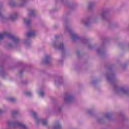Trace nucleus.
I'll return each mask as SVG.
<instances>
[{
	"label": "nucleus",
	"mask_w": 129,
	"mask_h": 129,
	"mask_svg": "<svg viewBox=\"0 0 129 129\" xmlns=\"http://www.w3.org/2000/svg\"><path fill=\"white\" fill-rule=\"evenodd\" d=\"M106 79L113 87L114 93L117 95H126L129 96V88L125 87H118V80L115 77V73L112 68H108L106 74Z\"/></svg>",
	"instance_id": "nucleus-1"
},
{
	"label": "nucleus",
	"mask_w": 129,
	"mask_h": 129,
	"mask_svg": "<svg viewBox=\"0 0 129 129\" xmlns=\"http://www.w3.org/2000/svg\"><path fill=\"white\" fill-rule=\"evenodd\" d=\"M31 115L34 117L36 124L37 125H39L40 123H41L43 126H48L49 123H48V120L46 119H41L38 116V114L35 111H32L31 112Z\"/></svg>",
	"instance_id": "nucleus-2"
},
{
	"label": "nucleus",
	"mask_w": 129,
	"mask_h": 129,
	"mask_svg": "<svg viewBox=\"0 0 129 129\" xmlns=\"http://www.w3.org/2000/svg\"><path fill=\"white\" fill-rule=\"evenodd\" d=\"M5 37H7V38L10 39V40L13 41L14 43H15V44H18V43L20 42V39L12 35L11 33L7 31H4L0 33V41H3Z\"/></svg>",
	"instance_id": "nucleus-3"
},
{
	"label": "nucleus",
	"mask_w": 129,
	"mask_h": 129,
	"mask_svg": "<svg viewBox=\"0 0 129 129\" xmlns=\"http://www.w3.org/2000/svg\"><path fill=\"white\" fill-rule=\"evenodd\" d=\"M52 45L55 48V50L57 49L61 51L62 55L64 56L65 54V49H64V42L63 41H58L57 42L56 40H54L52 41Z\"/></svg>",
	"instance_id": "nucleus-4"
},
{
	"label": "nucleus",
	"mask_w": 129,
	"mask_h": 129,
	"mask_svg": "<svg viewBox=\"0 0 129 129\" xmlns=\"http://www.w3.org/2000/svg\"><path fill=\"white\" fill-rule=\"evenodd\" d=\"M6 9L3 6H0V21L1 23H7L9 21V17H7L3 15V13H5Z\"/></svg>",
	"instance_id": "nucleus-5"
},
{
	"label": "nucleus",
	"mask_w": 129,
	"mask_h": 129,
	"mask_svg": "<svg viewBox=\"0 0 129 129\" xmlns=\"http://www.w3.org/2000/svg\"><path fill=\"white\" fill-rule=\"evenodd\" d=\"M73 96L69 93H66L63 95V101L65 103H71L73 102Z\"/></svg>",
	"instance_id": "nucleus-6"
},
{
	"label": "nucleus",
	"mask_w": 129,
	"mask_h": 129,
	"mask_svg": "<svg viewBox=\"0 0 129 129\" xmlns=\"http://www.w3.org/2000/svg\"><path fill=\"white\" fill-rule=\"evenodd\" d=\"M108 16V11L104 10L101 12L98 15V18L101 20H107V17Z\"/></svg>",
	"instance_id": "nucleus-7"
},
{
	"label": "nucleus",
	"mask_w": 129,
	"mask_h": 129,
	"mask_svg": "<svg viewBox=\"0 0 129 129\" xmlns=\"http://www.w3.org/2000/svg\"><path fill=\"white\" fill-rule=\"evenodd\" d=\"M97 53L100 55V56H102L105 53V46L104 45H102L99 48L96 49Z\"/></svg>",
	"instance_id": "nucleus-8"
},
{
	"label": "nucleus",
	"mask_w": 129,
	"mask_h": 129,
	"mask_svg": "<svg viewBox=\"0 0 129 129\" xmlns=\"http://www.w3.org/2000/svg\"><path fill=\"white\" fill-rule=\"evenodd\" d=\"M64 22L63 26L64 27V31L66 32H68V33H72V30L71 29V28H70L69 24H68L67 20H64Z\"/></svg>",
	"instance_id": "nucleus-9"
},
{
	"label": "nucleus",
	"mask_w": 129,
	"mask_h": 129,
	"mask_svg": "<svg viewBox=\"0 0 129 129\" xmlns=\"http://www.w3.org/2000/svg\"><path fill=\"white\" fill-rule=\"evenodd\" d=\"M43 64H50L51 63V56L45 55L42 61Z\"/></svg>",
	"instance_id": "nucleus-10"
},
{
	"label": "nucleus",
	"mask_w": 129,
	"mask_h": 129,
	"mask_svg": "<svg viewBox=\"0 0 129 129\" xmlns=\"http://www.w3.org/2000/svg\"><path fill=\"white\" fill-rule=\"evenodd\" d=\"M82 23L84 24L85 27H90L91 25V22H90V18H87L82 20Z\"/></svg>",
	"instance_id": "nucleus-11"
},
{
	"label": "nucleus",
	"mask_w": 129,
	"mask_h": 129,
	"mask_svg": "<svg viewBox=\"0 0 129 129\" xmlns=\"http://www.w3.org/2000/svg\"><path fill=\"white\" fill-rule=\"evenodd\" d=\"M81 41L83 44H88V49H92L93 47L92 45L90 44V42L89 40H88L86 38H81Z\"/></svg>",
	"instance_id": "nucleus-12"
},
{
	"label": "nucleus",
	"mask_w": 129,
	"mask_h": 129,
	"mask_svg": "<svg viewBox=\"0 0 129 129\" xmlns=\"http://www.w3.org/2000/svg\"><path fill=\"white\" fill-rule=\"evenodd\" d=\"M17 18H18V13H12L9 16V20H10V21H12V22L16 21V20H17Z\"/></svg>",
	"instance_id": "nucleus-13"
},
{
	"label": "nucleus",
	"mask_w": 129,
	"mask_h": 129,
	"mask_svg": "<svg viewBox=\"0 0 129 129\" xmlns=\"http://www.w3.org/2000/svg\"><path fill=\"white\" fill-rule=\"evenodd\" d=\"M71 37L73 41H76L77 40H79V39H80V36L75 33H71Z\"/></svg>",
	"instance_id": "nucleus-14"
},
{
	"label": "nucleus",
	"mask_w": 129,
	"mask_h": 129,
	"mask_svg": "<svg viewBox=\"0 0 129 129\" xmlns=\"http://www.w3.org/2000/svg\"><path fill=\"white\" fill-rule=\"evenodd\" d=\"M52 129H62V125L59 122H56L52 125Z\"/></svg>",
	"instance_id": "nucleus-15"
},
{
	"label": "nucleus",
	"mask_w": 129,
	"mask_h": 129,
	"mask_svg": "<svg viewBox=\"0 0 129 129\" xmlns=\"http://www.w3.org/2000/svg\"><path fill=\"white\" fill-rule=\"evenodd\" d=\"M36 35V31L35 30H30L28 33L26 34L28 38H31V37H34Z\"/></svg>",
	"instance_id": "nucleus-16"
},
{
	"label": "nucleus",
	"mask_w": 129,
	"mask_h": 129,
	"mask_svg": "<svg viewBox=\"0 0 129 129\" xmlns=\"http://www.w3.org/2000/svg\"><path fill=\"white\" fill-rule=\"evenodd\" d=\"M3 66H0V75L2 77L5 78V77H6V76L7 75V73H6V72H5V71L3 70Z\"/></svg>",
	"instance_id": "nucleus-17"
},
{
	"label": "nucleus",
	"mask_w": 129,
	"mask_h": 129,
	"mask_svg": "<svg viewBox=\"0 0 129 129\" xmlns=\"http://www.w3.org/2000/svg\"><path fill=\"white\" fill-rule=\"evenodd\" d=\"M96 5H97V3L96 2H90L88 5L89 10H92V9H93V8H94V7L96 6Z\"/></svg>",
	"instance_id": "nucleus-18"
},
{
	"label": "nucleus",
	"mask_w": 129,
	"mask_h": 129,
	"mask_svg": "<svg viewBox=\"0 0 129 129\" xmlns=\"http://www.w3.org/2000/svg\"><path fill=\"white\" fill-rule=\"evenodd\" d=\"M63 83V77H60L57 78L55 82L56 85H60V84H62Z\"/></svg>",
	"instance_id": "nucleus-19"
},
{
	"label": "nucleus",
	"mask_w": 129,
	"mask_h": 129,
	"mask_svg": "<svg viewBox=\"0 0 129 129\" xmlns=\"http://www.w3.org/2000/svg\"><path fill=\"white\" fill-rule=\"evenodd\" d=\"M24 23L27 26V27H29L31 25V20L25 18L24 19Z\"/></svg>",
	"instance_id": "nucleus-20"
},
{
	"label": "nucleus",
	"mask_w": 129,
	"mask_h": 129,
	"mask_svg": "<svg viewBox=\"0 0 129 129\" xmlns=\"http://www.w3.org/2000/svg\"><path fill=\"white\" fill-rule=\"evenodd\" d=\"M28 15L29 16V17H35V10H29V13Z\"/></svg>",
	"instance_id": "nucleus-21"
},
{
	"label": "nucleus",
	"mask_w": 129,
	"mask_h": 129,
	"mask_svg": "<svg viewBox=\"0 0 129 129\" xmlns=\"http://www.w3.org/2000/svg\"><path fill=\"white\" fill-rule=\"evenodd\" d=\"M104 116L107 118V119H110L111 118V113H106Z\"/></svg>",
	"instance_id": "nucleus-22"
},
{
	"label": "nucleus",
	"mask_w": 129,
	"mask_h": 129,
	"mask_svg": "<svg viewBox=\"0 0 129 129\" xmlns=\"http://www.w3.org/2000/svg\"><path fill=\"white\" fill-rule=\"evenodd\" d=\"M55 110L58 112H61L62 111V107L61 106H57L55 107Z\"/></svg>",
	"instance_id": "nucleus-23"
},
{
	"label": "nucleus",
	"mask_w": 129,
	"mask_h": 129,
	"mask_svg": "<svg viewBox=\"0 0 129 129\" xmlns=\"http://www.w3.org/2000/svg\"><path fill=\"white\" fill-rule=\"evenodd\" d=\"M24 94L26 96H32V92H30V91H26L24 92Z\"/></svg>",
	"instance_id": "nucleus-24"
},
{
	"label": "nucleus",
	"mask_w": 129,
	"mask_h": 129,
	"mask_svg": "<svg viewBox=\"0 0 129 129\" xmlns=\"http://www.w3.org/2000/svg\"><path fill=\"white\" fill-rule=\"evenodd\" d=\"M97 121L99 123H102L103 122V118L100 117L97 118Z\"/></svg>",
	"instance_id": "nucleus-25"
},
{
	"label": "nucleus",
	"mask_w": 129,
	"mask_h": 129,
	"mask_svg": "<svg viewBox=\"0 0 129 129\" xmlns=\"http://www.w3.org/2000/svg\"><path fill=\"white\" fill-rule=\"evenodd\" d=\"M19 113V111L15 110V111H13L12 114V116H16Z\"/></svg>",
	"instance_id": "nucleus-26"
},
{
	"label": "nucleus",
	"mask_w": 129,
	"mask_h": 129,
	"mask_svg": "<svg viewBox=\"0 0 129 129\" xmlns=\"http://www.w3.org/2000/svg\"><path fill=\"white\" fill-rule=\"evenodd\" d=\"M24 44H25V45H26V46H29V45H30V44H31V41L29 40H25L24 41Z\"/></svg>",
	"instance_id": "nucleus-27"
},
{
	"label": "nucleus",
	"mask_w": 129,
	"mask_h": 129,
	"mask_svg": "<svg viewBox=\"0 0 129 129\" xmlns=\"http://www.w3.org/2000/svg\"><path fill=\"white\" fill-rule=\"evenodd\" d=\"M38 94L40 96H41L42 97H43V96H44V95L45 94V93L43 91H40L38 93Z\"/></svg>",
	"instance_id": "nucleus-28"
},
{
	"label": "nucleus",
	"mask_w": 129,
	"mask_h": 129,
	"mask_svg": "<svg viewBox=\"0 0 129 129\" xmlns=\"http://www.w3.org/2000/svg\"><path fill=\"white\" fill-rule=\"evenodd\" d=\"M9 6H11V7H15V2L11 1L10 2H9Z\"/></svg>",
	"instance_id": "nucleus-29"
},
{
	"label": "nucleus",
	"mask_w": 129,
	"mask_h": 129,
	"mask_svg": "<svg viewBox=\"0 0 129 129\" xmlns=\"http://www.w3.org/2000/svg\"><path fill=\"white\" fill-rule=\"evenodd\" d=\"M9 100L10 101V102H15L16 99L14 98H10L9 99Z\"/></svg>",
	"instance_id": "nucleus-30"
},
{
	"label": "nucleus",
	"mask_w": 129,
	"mask_h": 129,
	"mask_svg": "<svg viewBox=\"0 0 129 129\" xmlns=\"http://www.w3.org/2000/svg\"><path fill=\"white\" fill-rule=\"evenodd\" d=\"M24 72V70H21L19 72V77H22L23 76V73Z\"/></svg>",
	"instance_id": "nucleus-31"
},
{
	"label": "nucleus",
	"mask_w": 129,
	"mask_h": 129,
	"mask_svg": "<svg viewBox=\"0 0 129 129\" xmlns=\"http://www.w3.org/2000/svg\"><path fill=\"white\" fill-rule=\"evenodd\" d=\"M70 14V12H66L64 14H63V16L62 17V18L64 19V18H65V17H66L67 16H68V15Z\"/></svg>",
	"instance_id": "nucleus-32"
},
{
	"label": "nucleus",
	"mask_w": 129,
	"mask_h": 129,
	"mask_svg": "<svg viewBox=\"0 0 129 129\" xmlns=\"http://www.w3.org/2000/svg\"><path fill=\"white\" fill-rule=\"evenodd\" d=\"M8 46L9 48H13V45L11 43H8Z\"/></svg>",
	"instance_id": "nucleus-33"
},
{
	"label": "nucleus",
	"mask_w": 129,
	"mask_h": 129,
	"mask_svg": "<svg viewBox=\"0 0 129 129\" xmlns=\"http://www.w3.org/2000/svg\"><path fill=\"white\" fill-rule=\"evenodd\" d=\"M28 83V81L24 80L22 81V84H27Z\"/></svg>",
	"instance_id": "nucleus-34"
},
{
	"label": "nucleus",
	"mask_w": 129,
	"mask_h": 129,
	"mask_svg": "<svg viewBox=\"0 0 129 129\" xmlns=\"http://www.w3.org/2000/svg\"><path fill=\"white\" fill-rule=\"evenodd\" d=\"M87 112L89 114H92V111L91 110H88Z\"/></svg>",
	"instance_id": "nucleus-35"
},
{
	"label": "nucleus",
	"mask_w": 129,
	"mask_h": 129,
	"mask_svg": "<svg viewBox=\"0 0 129 129\" xmlns=\"http://www.w3.org/2000/svg\"><path fill=\"white\" fill-rule=\"evenodd\" d=\"M76 54L77 55H78V56L79 55V54H80V51H79V50H77L76 51Z\"/></svg>",
	"instance_id": "nucleus-36"
},
{
	"label": "nucleus",
	"mask_w": 129,
	"mask_h": 129,
	"mask_svg": "<svg viewBox=\"0 0 129 129\" xmlns=\"http://www.w3.org/2000/svg\"><path fill=\"white\" fill-rule=\"evenodd\" d=\"M96 83V81H95V80H93L92 81V84H95Z\"/></svg>",
	"instance_id": "nucleus-37"
},
{
	"label": "nucleus",
	"mask_w": 129,
	"mask_h": 129,
	"mask_svg": "<svg viewBox=\"0 0 129 129\" xmlns=\"http://www.w3.org/2000/svg\"><path fill=\"white\" fill-rule=\"evenodd\" d=\"M58 64H63V61H62V60L59 61Z\"/></svg>",
	"instance_id": "nucleus-38"
},
{
	"label": "nucleus",
	"mask_w": 129,
	"mask_h": 129,
	"mask_svg": "<svg viewBox=\"0 0 129 129\" xmlns=\"http://www.w3.org/2000/svg\"><path fill=\"white\" fill-rule=\"evenodd\" d=\"M119 114H120V115H121L122 116H123V115H124L123 113H122V112H120Z\"/></svg>",
	"instance_id": "nucleus-39"
},
{
	"label": "nucleus",
	"mask_w": 129,
	"mask_h": 129,
	"mask_svg": "<svg viewBox=\"0 0 129 129\" xmlns=\"http://www.w3.org/2000/svg\"><path fill=\"white\" fill-rule=\"evenodd\" d=\"M57 38H59V36H55V40H57Z\"/></svg>",
	"instance_id": "nucleus-40"
},
{
	"label": "nucleus",
	"mask_w": 129,
	"mask_h": 129,
	"mask_svg": "<svg viewBox=\"0 0 129 129\" xmlns=\"http://www.w3.org/2000/svg\"><path fill=\"white\" fill-rule=\"evenodd\" d=\"M125 66H126V64H125L123 66V69H124V67H125Z\"/></svg>",
	"instance_id": "nucleus-41"
},
{
	"label": "nucleus",
	"mask_w": 129,
	"mask_h": 129,
	"mask_svg": "<svg viewBox=\"0 0 129 129\" xmlns=\"http://www.w3.org/2000/svg\"><path fill=\"white\" fill-rule=\"evenodd\" d=\"M54 29H57V25H55V26H54Z\"/></svg>",
	"instance_id": "nucleus-42"
},
{
	"label": "nucleus",
	"mask_w": 129,
	"mask_h": 129,
	"mask_svg": "<svg viewBox=\"0 0 129 129\" xmlns=\"http://www.w3.org/2000/svg\"><path fill=\"white\" fill-rule=\"evenodd\" d=\"M71 9H73V6L72 5L71 6Z\"/></svg>",
	"instance_id": "nucleus-43"
},
{
	"label": "nucleus",
	"mask_w": 129,
	"mask_h": 129,
	"mask_svg": "<svg viewBox=\"0 0 129 129\" xmlns=\"http://www.w3.org/2000/svg\"><path fill=\"white\" fill-rule=\"evenodd\" d=\"M109 26H114V25H113V24H109Z\"/></svg>",
	"instance_id": "nucleus-44"
},
{
	"label": "nucleus",
	"mask_w": 129,
	"mask_h": 129,
	"mask_svg": "<svg viewBox=\"0 0 129 129\" xmlns=\"http://www.w3.org/2000/svg\"><path fill=\"white\" fill-rule=\"evenodd\" d=\"M2 112H3V110H2L1 109H0V113H2Z\"/></svg>",
	"instance_id": "nucleus-45"
},
{
	"label": "nucleus",
	"mask_w": 129,
	"mask_h": 129,
	"mask_svg": "<svg viewBox=\"0 0 129 129\" xmlns=\"http://www.w3.org/2000/svg\"><path fill=\"white\" fill-rule=\"evenodd\" d=\"M63 1H64V0H60L61 2H63Z\"/></svg>",
	"instance_id": "nucleus-46"
}]
</instances>
